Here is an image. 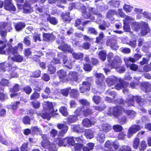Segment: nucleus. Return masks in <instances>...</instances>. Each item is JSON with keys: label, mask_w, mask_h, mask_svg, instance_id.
<instances>
[{"label": "nucleus", "mask_w": 151, "mask_h": 151, "mask_svg": "<svg viewBox=\"0 0 151 151\" xmlns=\"http://www.w3.org/2000/svg\"><path fill=\"white\" fill-rule=\"evenodd\" d=\"M17 47H10L8 51V53L9 54L12 53V54L17 53Z\"/></svg>", "instance_id": "nucleus-40"}, {"label": "nucleus", "mask_w": 151, "mask_h": 151, "mask_svg": "<svg viewBox=\"0 0 151 151\" xmlns=\"http://www.w3.org/2000/svg\"><path fill=\"white\" fill-rule=\"evenodd\" d=\"M42 137L43 139L41 141V146L45 149H48L49 151H56L57 148L54 143H50L45 135H42Z\"/></svg>", "instance_id": "nucleus-4"}, {"label": "nucleus", "mask_w": 151, "mask_h": 151, "mask_svg": "<svg viewBox=\"0 0 151 151\" xmlns=\"http://www.w3.org/2000/svg\"><path fill=\"white\" fill-rule=\"evenodd\" d=\"M47 21L53 25H55L58 23V21L55 17H49L47 19Z\"/></svg>", "instance_id": "nucleus-44"}, {"label": "nucleus", "mask_w": 151, "mask_h": 151, "mask_svg": "<svg viewBox=\"0 0 151 151\" xmlns=\"http://www.w3.org/2000/svg\"><path fill=\"white\" fill-rule=\"evenodd\" d=\"M113 129L116 132H119L122 130L123 128L121 125L116 124L113 126Z\"/></svg>", "instance_id": "nucleus-46"}, {"label": "nucleus", "mask_w": 151, "mask_h": 151, "mask_svg": "<svg viewBox=\"0 0 151 151\" xmlns=\"http://www.w3.org/2000/svg\"><path fill=\"white\" fill-rule=\"evenodd\" d=\"M85 136L87 138L89 139L93 138L94 136L93 132L90 129H88L86 131Z\"/></svg>", "instance_id": "nucleus-30"}, {"label": "nucleus", "mask_w": 151, "mask_h": 151, "mask_svg": "<svg viewBox=\"0 0 151 151\" xmlns=\"http://www.w3.org/2000/svg\"><path fill=\"white\" fill-rule=\"evenodd\" d=\"M81 12L82 13V15L86 19H88L91 16V14H90L89 10L88 11L86 10L85 7L83 6L81 8Z\"/></svg>", "instance_id": "nucleus-24"}, {"label": "nucleus", "mask_w": 151, "mask_h": 151, "mask_svg": "<svg viewBox=\"0 0 151 151\" xmlns=\"http://www.w3.org/2000/svg\"><path fill=\"white\" fill-rule=\"evenodd\" d=\"M83 114L86 116L89 115L91 114L92 112L91 109H87L84 110H83Z\"/></svg>", "instance_id": "nucleus-63"}, {"label": "nucleus", "mask_w": 151, "mask_h": 151, "mask_svg": "<svg viewBox=\"0 0 151 151\" xmlns=\"http://www.w3.org/2000/svg\"><path fill=\"white\" fill-rule=\"evenodd\" d=\"M133 21V18L129 16H127L124 19V29L126 32H130V28L127 25V24L131 23Z\"/></svg>", "instance_id": "nucleus-11"}, {"label": "nucleus", "mask_w": 151, "mask_h": 151, "mask_svg": "<svg viewBox=\"0 0 151 151\" xmlns=\"http://www.w3.org/2000/svg\"><path fill=\"white\" fill-rule=\"evenodd\" d=\"M57 127L61 130L59 132V136H63L67 132L68 127L65 124H58L57 125Z\"/></svg>", "instance_id": "nucleus-12"}, {"label": "nucleus", "mask_w": 151, "mask_h": 151, "mask_svg": "<svg viewBox=\"0 0 151 151\" xmlns=\"http://www.w3.org/2000/svg\"><path fill=\"white\" fill-rule=\"evenodd\" d=\"M25 26V24L24 23L19 22L16 25L15 28L17 31H20L24 28Z\"/></svg>", "instance_id": "nucleus-33"}, {"label": "nucleus", "mask_w": 151, "mask_h": 151, "mask_svg": "<svg viewBox=\"0 0 151 151\" xmlns=\"http://www.w3.org/2000/svg\"><path fill=\"white\" fill-rule=\"evenodd\" d=\"M144 89V91L146 92H149L151 91V85L148 83H145L143 86Z\"/></svg>", "instance_id": "nucleus-34"}, {"label": "nucleus", "mask_w": 151, "mask_h": 151, "mask_svg": "<svg viewBox=\"0 0 151 151\" xmlns=\"http://www.w3.org/2000/svg\"><path fill=\"white\" fill-rule=\"evenodd\" d=\"M124 10L127 12H130L133 9L132 6L125 4L123 6Z\"/></svg>", "instance_id": "nucleus-43"}, {"label": "nucleus", "mask_w": 151, "mask_h": 151, "mask_svg": "<svg viewBox=\"0 0 151 151\" xmlns=\"http://www.w3.org/2000/svg\"><path fill=\"white\" fill-rule=\"evenodd\" d=\"M147 146V144L146 142L145 141H142L141 142L140 146L139 147V150L141 151H143L145 149Z\"/></svg>", "instance_id": "nucleus-54"}, {"label": "nucleus", "mask_w": 151, "mask_h": 151, "mask_svg": "<svg viewBox=\"0 0 151 151\" xmlns=\"http://www.w3.org/2000/svg\"><path fill=\"white\" fill-rule=\"evenodd\" d=\"M40 96L39 93L36 92H35L30 97V99L31 100L33 99H38Z\"/></svg>", "instance_id": "nucleus-57"}, {"label": "nucleus", "mask_w": 151, "mask_h": 151, "mask_svg": "<svg viewBox=\"0 0 151 151\" xmlns=\"http://www.w3.org/2000/svg\"><path fill=\"white\" fill-rule=\"evenodd\" d=\"M123 111V108L119 106L116 107L110 108L107 112V114L110 115H113L115 117H117L122 114V111Z\"/></svg>", "instance_id": "nucleus-6"}, {"label": "nucleus", "mask_w": 151, "mask_h": 151, "mask_svg": "<svg viewBox=\"0 0 151 151\" xmlns=\"http://www.w3.org/2000/svg\"><path fill=\"white\" fill-rule=\"evenodd\" d=\"M78 73L75 71H70L68 75L69 80L75 82L78 80Z\"/></svg>", "instance_id": "nucleus-16"}, {"label": "nucleus", "mask_w": 151, "mask_h": 151, "mask_svg": "<svg viewBox=\"0 0 151 151\" xmlns=\"http://www.w3.org/2000/svg\"><path fill=\"white\" fill-rule=\"evenodd\" d=\"M83 147V145L80 143H76L74 146V149L75 150L80 151Z\"/></svg>", "instance_id": "nucleus-38"}, {"label": "nucleus", "mask_w": 151, "mask_h": 151, "mask_svg": "<svg viewBox=\"0 0 151 151\" xmlns=\"http://www.w3.org/2000/svg\"><path fill=\"white\" fill-rule=\"evenodd\" d=\"M64 39V37H61L60 38H58L57 41V42L58 44H61L60 46H58V48L63 51L67 52L70 53H72L74 51L73 50L71 47L70 45L65 43L63 41Z\"/></svg>", "instance_id": "nucleus-5"}, {"label": "nucleus", "mask_w": 151, "mask_h": 151, "mask_svg": "<svg viewBox=\"0 0 151 151\" xmlns=\"http://www.w3.org/2000/svg\"><path fill=\"white\" fill-rule=\"evenodd\" d=\"M59 77L60 78H65L66 76L65 71L63 70H60L58 72Z\"/></svg>", "instance_id": "nucleus-49"}, {"label": "nucleus", "mask_w": 151, "mask_h": 151, "mask_svg": "<svg viewBox=\"0 0 151 151\" xmlns=\"http://www.w3.org/2000/svg\"><path fill=\"white\" fill-rule=\"evenodd\" d=\"M128 85V83L125 82H123L122 83L120 82L119 83H118L115 86V87L116 89L118 90L121 89H123L124 93H127L128 92V90L126 88Z\"/></svg>", "instance_id": "nucleus-14"}, {"label": "nucleus", "mask_w": 151, "mask_h": 151, "mask_svg": "<svg viewBox=\"0 0 151 151\" xmlns=\"http://www.w3.org/2000/svg\"><path fill=\"white\" fill-rule=\"evenodd\" d=\"M20 2L17 3L18 8L19 9H23V12L25 13H29L31 11L30 9V5L29 2H26L24 3V6L22 3H24L23 0H20Z\"/></svg>", "instance_id": "nucleus-7"}, {"label": "nucleus", "mask_w": 151, "mask_h": 151, "mask_svg": "<svg viewBox=\"0 0 151 151\" xmlns=\"http://www.w3.org/2000/svg\"><path fill=\"white\" fill-rule=\"evenodd\" d=\"M9 25V24L4 22H2L0 24V32H1V34L2 36H5L6 35L7 32L2 31V28H5L6 26Z\"/></svg>", "instance_id": "nucleus-29"}, {"label": "nucleus", "mask_w": 151, "mask_h": 151, "mask_svg": "<svg viewBox=\"0 0 151 151\" xmlns=\"http://www.w3.org/2000/svg\"><path fill=\"white\" fill-rule=\"evenodd\" d=\"M139 143V139L138 138H135L133 141V147L134 149L137 148Z\"/></svg>", "instance_id": "nucleus-36"}, {"label": "nucleus", "mask_w": 151, "mask_h": 151, "mask_svg": "<svg viewBox=\"0 0 151 151\" xmlns=\"http://www.w3.org/2000/svg\"><path fill=\"white\" fill-rule=\"evenodd\" d=\"M121 62L120 58L117 56H115L111 65L112 68L116 69L120 66Z\"/></svg>", "instance_id": "nucleus-15"}, {"label": "nucleus", "mask_w": 151, "mask_h": 151, "mask_svg": "<svg viewBox=\"0 0 151 151\" xmlns=\"http://www.w3.org/2000/svg\"><path fill=\"white\" fill-rule=\"evenodd\" d=\"M118 79L114 76H111L108 77L106 80V82L109 85L111 86L114 84L118 81Z\"/></svg>", "instance_id": "nucleus-20"}, {"label": "nucleus", "mask_w": 151, "mask_h": 151, "mask_svg": "<svg viewBox=\"0 0 151 151\" xmlns=\"http://www.w3.org/2000/svg\"><path fill=\"white\" fill-rule=\"evenodd\" d=\"M73 129L74 131L78 132H82L84 131V129L81 128L79 125H75L73 127Z\"/></svg>", "instance_id": "nucleus-41"}, {"label": "nucleus", "mask_w": 151, "mask_h": 151, "mask_svg": "<svg viewBox=\"0 0 151 151\" xmlns=\"http://www.w3.org/2000/svg\"><path fill=\"white\" fill-rule=\"evenodd\" d=\"M23 90L25 93L27 94H30L32 91V88L29 86H27L24 87Z\"/></svg>", "instance_id": "nucleus-61"}, {"label": "nucleus", "mask_w": 151, "mask_h": 151, "mask_svg": "<svg viewBox=\"0 0 151 151\" xmlns=\"http://www.w3.org/2000/svg\"><path fill=\"white\" fill-rule=\"evenodd\" d=\"M17 68L15 65L13 66L12 64H9L6 70H7L9 72L11 77H17L18 75L17 73Z\"/></svg>", "instance_id": "nucleus-10"}, {"label": "nucleus", "mask_w": 151, "mask_h": 151, "mask_svg": "<svg viewBox=\"0 0 151 151\" xmlns=\"http://www.w3.org/2000/svg\"><path fill=\"white\" fill-rule=\"evenodd\" d=\"M59 58H62L63 62L64 64H66V66L69 69H71L72 64L74 62V60L72 59H67V57L65 55H64L62 53H60L58 55Z\"/></svg>", "instance_id": "nucleus-9"}, {"label": "nucleus", "mask_w": 151, "mask_h": 151, "mask_svg": "<svg viewBox=\"0 0 151 151\" xmlns=\"http://www.w3.org/2000/svg\"><path fill=\"white\" fill-rule=\"evenodd\" d=\"M134 100L136 101L140 106H143L146 103V101L144 99H141L140 97L133 96L131 95L128 96L125 102L127 104V106H134Z\"/></svg>", "instance_id": "nucleus-3"}, {"label": "nucleus", "mask_w": 151, "mask_h": 151, "mask_svg": "<svg viewBox=\"0 0 151 151\" xmlns=\"http://www.w3.org/2000/svg\"><path fill=\"white\" fill-rule=\"evenodd\" d=\"M79 102L82 104L84 106H88L90 104L89 103L86 99H83L80 100Z\"/></svg>", "instance_id": "nucleus-60"}, {"label": "nucleus", "mask_w": 151, "mask_h": 151, "mask_svg": "<svg viewBox=\"0 0 151 151\" xmlns=\"http://www.w3.org/2000/svg\"><path fill=\"white\" fill-rule=\"evenodd\" d=\"M127 121V117L126 116H123L121 118L119 119V122L121 124H125Z\"/></svg>", "instance_id": "nucleus-64"}, {"label": "nucleus", "mask_w": 151, "mask_h": 151, "mask_svg": "<svg viewBox=\"0 0 151 151\" xmlns=\"http://www.w3.org/2000/svg\"><path fill=\"white\" fill-rule=\"evenodd\" d=\"M67 140V144H68L71 145H73L75 142V140L72 137H66Z\"/></svg>", "instance_id": "nucleus-55"}, {"label": "nucleus", "mask_w": 151, "mask_h": 151, "mask_svg": "<svg viewBox=\"0 0 151 151\" xmlns=\"http://www.w3.org/2000/svg\"><path fill=\"white\" fill-rule=\"evenodd\" d=\"M56 69L53 66L52 64L49 65L48 67V72L50 74L54 73L56 71Z\"/></svg>", "instance_id": "nucleus-50"}, {"label": "nucleus", "mask_w": 151, "mask_h": 151, "mask_svg": "<svg viewBox=\"0 0 151 151\" xmlns=\"http://www.w3.org/2000/svg\"><path fill=\"white\" fill-rule=\"evenodd\" d=\"M109 4L114 7H118L120 5V1L118 0H111Z\"/></svg>", "instance_id": "nucleus-32"}, {"label": "nucleus", "mask_w": 151, "mask_h": 151, "mask_svg": "<svg viewBox=\"0 0 151 151\" xmlns=\"http://www.w3.org/2000/svg\"><path fill=\"white\" fill-rule=\"evenodd\" d=\"M70 89L71 88L69 87L63 89L61 91V93L64 96H67L69 92Z\"/></svg>", "instance_id": "nucleus-51"}, {"label": "nucleus", "mask_w": 151, "mask_h": 151, "mask_svg": "<svg viewBox=\"0 0 151 151\" xmlns=\"http://www.w3.org/2000/svg\"><path fill=\"white\" fill-rule=\"evenodd\" d=\"M82 85L83 86L80 88L81 93H84L85 91L90 90L91 86V82L83 81L82 83Z\"/></svg>", "instance_id": "nucleus-17"}, {"label": "nucleus", "mask_w": 151, "mask_h": 151, "mask_svg": "<svg viewBox=\"0 0 151 151\" xmlns=\"http://www.w3.org/2000/svg\"><path fill=\"white\" fill-rule=\"evenodd\" d=\"M89 11L91 12L92 13L95 15H98L100 17H102V15L97 11V10L93 8H90L89 9Z\"/></svg>", "instance_id": "nucleus-35"}, {"label": "nucleus", "mask_w": 151, "mask_h": 151, "mask_svg": "<svg viewBox=\"0 0 151 151\" xmlns=\"http://www.w3.org/2000/svg\"><path fill=\"white\" fill-rule=\"evenodd\" d=\"M142 128V127L140 125L136 124L132 125L128 129L127 133L128 137L130 138L132 137L133 134L141 130Z\"/></svg>", "instance_id": "nucleus-8"}, {"label": "nucleus", "mask_w": 151, "mask_h": 151, "mask_svg": "<svg viewBox=\"0 0 151 151\" xmlns=\"http://www.w3.org/2000/svg\"><path fill=\"white\" fill-rule=\"evenodd\" d=\"M43 106L44 108H47V109L49 110L50 112V113L46 112L45 114H42L41 116L43 118L49 120L51 116H54L56 117V115H57V114H53L54 110L53 105L51 102L48 101L44 102L43 104Z\"/></svg>", "instance_id": "nucleus-2"}, {"label": "nucleus", "mask_w": 151, "mask_h": 151, "mask_svg": "<svg viewBox=\"0 0 151 151\" xmlns=\"http://www.w3.org/2000/svg\"><path fill=\"white\" fill-rule=\"evenodd\" d=\"M70 94L71 96L75 98H77L79 95L77 90L74 89H72L71 90Z\"/></svg>", "instance_id": "nucleus-47"}, {"label": "nucleus", "mask_w": 151, "mask_h": 151, "mask_svg": "<svg viewBox=\"0 0 151 151\" xmlns=\"http://www.w3.org/2000/svg\"><path fill=\"white\" fill-rule=\"evenodd\" d=\"M54 142H55L56 144H58L59 146H65L67 145V140L66 138L63 139L60 138H58Z\"/></svg>", "instance_id": "nucleus-22"}, {"label": "nucleus", "mask_w": 151, "mask_h": 151, "mask_svg": "<svg viewBox=\"0 0 151 151\" xmlns=\"http://www.w3.org/2000/svg\"><path fill=\"white\" fill-rule=\"evenodd\" d=\"M43 37L44 40L46 41L53 40L55 38V36L53 35L52 33H44L43 35Z\"/></svg>", "instance_id": "nucleus-23"}, {"label": "nucleus", "mask_w": 151, "mask_h": 151, "mask_svg": "<svg viewBox=\"0 0 151 151\" xmlns=\"http://www.w3.org/2000/svg\"><path fill=\"white\" fill-rule=\"evenodd\" d=\"M132 23V27L134 30L136 31H139L140 29V25L141 26V34L142 35H146L149 31L150 29L148 27V24L145 22H142L141 24L134 22L133 21L131 22Z\"/></svg>", "instance_id": "nucleus-1"}, {"label": "nucleus", "mask_w": 151, "mask_h": 151, "mask_svg": "<svg viewBox=\"0 0 151 151\" xmlns=\"http://www.w3.org/2000/svg\"><path fill=\"white\" fill-rule=\"evenodd\" d=\"M119 151H131V148L129 146L124 145L122 146L119 149Z\"/></svg>", "instance_id": "nucleus-56"}, {"label": "nucleus", "mask_w": 151, "mask_h": 151, "mask_svg": "<svg viewBox=\"0 0 151 151\" xmlns=\"http://www.w3.org/2000/svg\"><path fill=\"white\" fill-rule=\"evenodd\" d=\"M97 141L100 143H103L104 141L105 137L104 135L103 134L99 133L96 137Z\"/></svg>", "instance_id": "nucleus-28"}, {"label": "nucleus", "mask_w": 151, "mask_h": 151, "mask_svg": "<svg viewBox=\"0 0 151 151\" xmlns=\"http://www.w3.org/2000/svg\"><path fill=\"white\" fill-rule=\"evenodd\" d=\"M72 54L73 57L76 59H79L83 57V54L82 53H77L73 52Z\"/></svg>", "instance_id": "nucleus-42"}, {"label": "nucleus", "mask_w": 151, "mask_h": 151, "mask_svg": "<svg viewBox=\"0 0 151 151\" xmlns=\"http://www.w3.org/2000/svg\"><path fill=\"white\" fill-rule=\"evenodd\" d=\"M12 0H5L4 8L7 10H15V7L11 3Z\"/></svg>", "instance_id": "nucleus-18"}, {"label": "nucleus", "mask_w": 151, "mask_h": 151, "mask_svg": "<svg viewBox=\"0 0 151 151\" xmlns=\"http://www.w3.org/2000/svg\"><path fill=\"white\" fill-rule=\"evenodd\" d=\"M99 58L103 61H104L106 59V53L104 52H100L99 54Z\"/></svg>", "instance_id": "nucleus-48"}, {"label": "nucleus", "mask_w": 151, "mask_h": 151, "mask_svg": "<svg viewBox=\"0 0 151 151\" xmlns=\"http://www.w3.org/2000/svg\"><path fill=\"white\" fill-rule=\"evenodd\" d=\"M115 14V12L114 11L110 10L108 11L106 14V17L107 18H110Z\"/></svg>", "instance_id": "nucleus-59"}, {"label": "nucleus", "mask_w": 151, "mask_h": 151, "mask_svg": "<svg viewBox=\"0 0 151 151\" xmlns=\"http://www.w3.org/2000/svg\"><path fill=\"white\" fill-rule=\"evenodd\" d=\"M112 129L111 125L108 124H103L101 127V129L105 132H108L110 131Z\"/></svg>", "instance_id": "nucleus-27"}, {"label": "nucleus", "mask_w": 151, "mask_h": 151, "mask_svg": "<svg viewBox=\"0 0 151 151\" xmlns=\"http://www.w3.org/2000/svg\"><path fill=\"white\" fill-rule=\"evenodd\" d=\"M95 76L97 78L96 81V83L99 86H102L104 85V75L100 73H96L95 74Z\"/></svg>", "instance_id": "nucleus-13"}, {"label": "nucleus", "mask_w": 151, "mask_h": 151, "mask_svg": "<svg viewBox=\"0 0 151 151\" xmlns=\"http://www.w3.org/2000/svg\"><path fill=\"white\" fill-rule=\"evenodd\" d=\"M69 13L68 12L67 14H61L62 19L65 21H70V17L69 16Z\"/></svg>", "instance_id": "nucleus-45"}, {"label": "nucleus", "mask_w": 151, "mask_h": 151, "mask_svg": "<svg viewBox=\"0 0 151 151\" xmlns=\"http://www.w3.org/2000/svg\"><path fill=\"white\" fill-rule=\"evenodd\" d=\"M83 125L86 127H89L91 126V123L90 121L88 118H85L82 121Z\"/></svg>", "instance_id": "nucleus-31"}, {"label": "nucleus", "mask_w": 151, "mask_h": 151, "mask_svg": "<svg viewBox=\"0 0 151 151\" xmlns=\"http://www.w3.org/2000/svg\"><path fill=\"white\" fill-rule=\"evenodd\" d=\"M104 35L103 32L99 33L98 37L96 38L95 42L99 45H101L103 43V38L104 37Z\"/></svg>", "instance_id": "nucleus-25"}, {"label": "nucleus", "mask_w": 151, "mask_h": 151, "mask_svg": "<svg viewBox=\"0 0 151 151\" xmlns=\"http://www.w3.org/2000/svg\"><path fill=\"white\" fill-rule=\"evenodd\" d=\"M8 60L9 61L12 60L18 62H21L23 60V58L21 55H15L12 57H9Z\"/></svg>", "instance_id": "nucleus-21"}, {"label": "nucleus", "mask_w": 151, "mask_h": 151, "mask_svg": "<svg viewBox=\"0 0 151 151\" xmlns=\"http://www.w3.org/2000/svg\"><path fill=\"white\" fill-rule=\"evenodd\" d=\"M9 63L6 62L0 64V69L4 70L5 69L7 68Z\"/></svg>", "instance_id": "nucleus-58"}, {"label": "nucleus", "mask_w": 151, "mask_h": 151, "mask_svg": "<svg viewBox=\"0 0 151 151\" xmlns=\"http://www.w3.org/2000/svg\"><path fill=\"white\" fill-rule=\"evenodd\" d=\"M83 107H78L75 111L74 113L77 116L81 115L83 112Z\"/></svg>", "instance_id": "nucleus-52"}, {"label": "nucleus", "mask_w": 151, "mask_h": 151, "mask_svg": "<svg viewBox=\"0 0 151 151\" xmlns=\"http://www.w3.org/2000/svg\"><path fill=\"white\" fill-rule=\"evenodd\" d=\"M77 116H71L67 118V122L69 123H71L75 122L77 120Z\"/></svg>", "instance_id": "nucleus-39"}, {"label": "nucleus", "mask_w": 151, "mask_h": 151, "mask_svg": "<svg viewBox=\"0 0 151 151\" xmlns=\"http://www.w3.org/2000/svg\"><path fill=\"white\" fill-rule=\"evenodd\" d=\"M32 52L29 48L26 49L24 50V54L25 56L28 58L31 55Z\"/></svg>", "instance_id": "nucleus-53"}, {"label": "nucleus", "mask_w": 151, "mask_h": 151, "mask_svg": "<svg viewBox=\"0 0 151 151\" xmlns=\"http://www.w3.org/2000/svg\"><path fill=\"white\" fill-rule=\"evenodd\" d=\"M106 44L107 45L110 46L112 49L116 50L118 48L116 43V41L114 40L110 39L106 41Z\"/></svg>", "instance_id": "nucleus-19"}, {"label": "nucleus", "mask_w": 151, "mask_h": 151, "mask_svg": "<svg viewBox=\"0 0 151 151\" xmlns=\"http://www.w3.org/2000/svg\"><path fill=\"white\" fill-rule=\"evenodd\" d=\"M123 112H124L125 114L131 118H134L136 115V112L132 110H129L125 111L123 109V111H122V113Z\"/></svg>", "instance_id": "nucleus-26"}, {"label": "nucleus", "mask_w": 151, "mask_h": 151, "mask_svg": "<svg viewBox=\"0 0 151 151\" xmlns=\"http://www.w3.org/2000/svg\"><path fill=\"white\" fill-rule=\"evenodd\" d=\"M32 106L33 107L36 109L38 108L40 105V102L35 101L32 102Z\"/></svg>", "instance_id": "nucleus-62"}, {"label": "nucleus", "mask_w": 151, "mask_h": 151, "mask_svg": "<svg viewBox=\"0 0 151 151\" xmlns=\"http://www.w3.org/2000/svg\"><path fill=\"white\" fill-rule=\"evenodd\" d=\"M60 111L65 116H66L68 115V112L65 106H62L60 109Z\"/></svg>", "instance_id": "nucleus-37"}]
</instances>
